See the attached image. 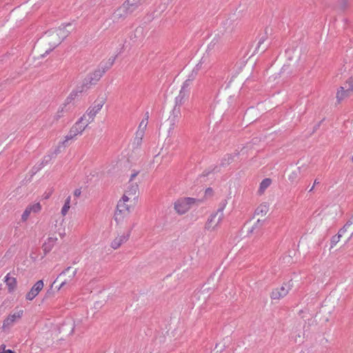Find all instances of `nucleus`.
Masks as SVG:
<instances>
[{"label":"nucleus","instance_id":"a19ab883","mask_svg":"<svg viewBox=\"0 0 353 353\" xmlns=\"http://www.w3.org/2000/svg\"><path fill=\"white\" fill-rule=\"evenodd\" d=\"M52 159V156L50 155H46L45 156L41 161H43V167L48 164Z\"/></svg>","mask_w":353,"mask_h":353},{"label":"nucleus","instance_id":"6e6552de","mask_svg":"<svg viewBox=\"0 0 353 353\" xmlns=\"http://www.w3.org/2000/svg\"><path fill=\"white\" fill-rule=\"evenodd\" d=\"M292 286V285L289 281L288 283H284L280 288L273 290L270 294L271 299L279 300L285 297L288 294Z\"/></svg>","mask_w":353,"mask_h":353},{"label":"nucleus","instance_id":"5fc2aeb1","mask_svg":"<svg viewBox=\"0 0 353 353\" xmlns=\"http://www.w3.org/2000/svg\"><path fill=\"white\" fill-rule=\"evenodd\" d=\"M206 191H208V192H210L211 189H210V188H208V189L206 190Z\"/></svg>","mask_w":353,"mask_h":353},{"label":"nucleus","instance_id":"0eeeda50","mask_svg":"<svg viewBox=\"0 0 353 353\" xmlns=\"http://www.w3.org/2000/svg\"><path fill=\"white\" fill-rule=\"evenodd\" d=\"M105 71L99 65L93 72L89 74L83 80L84 86L94 85L102 77Z\"/></svg>","mask_w":353,"mask_h":353},{"label":"nucleus","instance_id":"412c9836","mask_svg":"<svg viewBox=\"0 0 353 353\" xmlns=\"http://www.w3.org/2000/svg\"><path fill=\"white\" fill-rule=\"evenodd\" d=\"M269 211V205L267 203L260 204L255 210V214L265 216Z\"/></svg>","mask_w":353,"mask_h":353},{"label":"nucleus","instance_id":"f8f14e48","mask_svg":"<svg viewBox=\"0 0 353 353\" xmlns=\"http://www.w3.org/2000/svg\"><path fill=\"white\" fill-rule=\"evenodd\" d=\"M130 236V231L123 234L121 236H117L112 242H111V248L114 250L118 249L123 243L126 242Z\"/></svg>","mask_w":353,"mask_h":353},{"label":"nucleus","instance_id":"c85d7f7f","mask_svg":"<svg viewBox=\"0 0 353 353\" xmlns=\"http://www.w3.org/2000/svg\"><path fill=\"white\" fill-rule=\"evenodd\" d=\"M343 234V230L339 231L336 235H334L331 239V248H333L336 245V243L340 241L341 237Z\"/></svg>","mask_w":353,"mask_h":353},{"label":"nucleus","instance_id":"603ef678","mask_svg":"<svg viewBox=\"0 0 353 353\" xmlns=\"http://www.w3.org/2000/svg\"><path fill=\"white\" fill-rule=\"evenodd\" d=\"M52 50V49H49V50H46L45 54H49L50 52H51Z\"/></svg>","mask_w":353,"mask_h":353},{"label":"nucleus","instance_id":"dca6fc26","mask_svg":"<svg viewBox=\"0 0 353 353\" xmlns=\"http://www.w3.org/2000/svg\"><path fill=\"white\" fill-rule=\"evenodd\" d=\"M5 282L8 286L10 292L14 291L17 287V279L14 277H10V274L5 276Z\"/></svg>","mask_w":353,"mask_h":353},{"label":"nucleus","instance_id":"49530a36","mask_svg":"<svg viewBox=\"0 0 353 353\" xmlns=\"http://www.w3.org/2000/svg\"><path fill=\"white\" fill-rule=\"evenodd\" d=\"M81 194V189H76L74 192V196L76 197H79Z\"/></svg>","mask_w":353,"mask_h":353},{"label":"nucleus","instance_id":"c756f323","mask_svg":"<svg viewBox=\"0 0 353 353\" xmlns=\"http://www.w3.org/2000/svg\"><path fill=\"white\" fill-rule=\"evenodd\" d=\"M199 68H200L199 64H197L196 65V67L189 74L187 79L190 80V81L193 82V81L195 79V78L198 74V71H199Z\"/></svg>","mask_w":353,"mask_h":353},{"label":"nucleus","instance_id":"7ed1b4c3","mask_svg":"<svg viewBox=\"0 0 353 353\" xmlns=\"http://www.w3.org/2000/svg\"><path fill=\"white\" fill-rule=\"evenodd\" d=\"M70 270L71 267H68L67 268L63 270L57 277L56 280L53 282V284H54L59 279L65 276V278L61 281L60 285L58 287L59 290L63 288L66 285L71 286L74 284L75 276L77 273V269L74 270L71 273H70Z\"/></svg>","mask_w":353,"mask_h":353},{"label":"nucleus","instance_id":"473e14b6","mask_svg":"<svg viewBox=\"0 0 353 353\" xmlns=\"http://www.w3.org/2000/svg\"><path fill=\"white\" fill-rule=\"evenodd\" d=\"M28 207L30 208L31 212H33L35 213L39 212L41 209V206L39 203H37L33 205H30Z\"/></svg>","mask_w":353,"mask_h":353},{"label":"nucleus","instance_id":"f03ea898","mask_svg":"<svg viewBox=\"0 0 353 353\" xmlns=\"http://www.w3.org/2000/svg\"><path fill=\"white\" fill-rule=\"evenodd\" d=\"M129 199L128 196L123 194L121 199L119 201L114 213V220L117 223L121 222L124 217L130 213V207L125 203Z\"/></svg>","mask_w":353,"mask_h":353},{"label":"nucleus","instance_id":"f704fd0d","mask_svg":"<svg viewBox=\"0 0 353 353\" xmlns=\"http://www.w3.org/2000/svg\"><path fill=\"white\" fill-rule=\"evenodd\" d=\"M172 115L174 117L178 118L181 115V106L174 105L172 110Z\"/></svg>","mask_w":353,"mask_h":353},{"label":"nucleus","instance_id":"58836bf2","mask_svg":"<svg viewBox=\"0 0 353 353\" xmlns=\"http://www.w3.org/2000/svg\"><path fill=\"white\" fill-rule=\"evenodd\" d=\"M348 6V0H341L339 2V7L341 10H345Z\"/></svg>","mask_w":353,"mask_h":353},{"label":"nucleus","instance_id":"a878e982","mask_svg":"<svg viewBox=\"0 0 353 353\" xmlns=\"http://www.w3.org/2000/svg\"><path fill=\"white\" fill-rule=\"evenodd\" d=\"M192 82L190 80L186 79L182 84L180 91L190 94V87Z\"/></svg>","mask_w":353,"mask_h":353},{"label":"nucleus","instance_id":"3c124183","mask_svg":"<svg viewBox=\"0 0 353 353\" xmlns=\"http://www.w3.org/2000/svg\"><path fill=\"white\" fill-rule=\"evenodd\" d=\"M319 183H320V182L318 181V179H315L314 181L313 185L314 186V185H318Z\"/></svg>","mask_w":353,"mask_h":353},{"label":"nucleus","instance_id":"4468645a","mask_svg":"<svg viewBox=\"0 0 353 353\" xmlns=\"http://www.w3.org/2000/svg\"><path fill=\"white\" fill-rule=\"evenodd\" d=\"M51 36L53 38L58 37L57 41L52 43L53 48H54L61 43V41L67 36V34L65 33L63 29L59 28L58 30H56L55 31L52 32Z\"/></svg>","mask_w":353,"mask_h":353},{"label":"nucleus","instance_id":"de8ad7c7","mask_svg":"<svg viewBox=\"0 0 353 353\" xmlns=\"http://www.w3.org/2000/svg\"><path fill=\"white\" fill-rule=\"evenodd\" d=\"M139 174V172H134V173H132L130 176V182H131L134 178H135Z\"/></svg>","mask_w":353,"mask_h":353},{"label":"nucleus","instance_id":"6e6d98bb","mask_svg":"<svg viewBox=\"0 0 353 353\" xmlns=\"http://www.w3.org/2000/svg\"><path fill=\"white\" fill-rule=\"evenodd\" d=\"M206 191H208V192H210L211 189H210V188H208V189L206 190Z\"/></svg>","mask_w":353,"mask_h":353},{"label":"nucleus","instance_id":"20e7f679","mask_svg":"<svg viewBox=\"0 0 353 353\" xmlns=\"http://www.w3.org/2000/svg\"><path fill=\"white\" fill-rule=\"evenodd\" d=\"M105 103V98L104 97H99L94 102L93 105H91L87 110L86 117H88V123H92L94 120L96 114L101 110L102 107Z\"/></svg>","mask_w":353,"mask_h":353},{"label":"nucleus","instance_id":"ddd939ff","mask_svg":"<svg viewBox=\"0 0 353 353\" xmlns=\"http://www.w3.org/2000/svg\"><path fill=\"white\" fill-rule=\"evenodd\" d=\"M88 119L85 114H83L74 125L73 127L77 128L79 133H82L85 128L88 125Z\"/></svg>","mask_w":353,"mask_h":353},{"label":"nucleus","instance_id":"37998d69","mask_svg":"<svg viewBox=\"0 0 353 353\" xmlns=\"http://www.w3.org/2000/svg\"><path fill=\"white\" fill-rule=\"evenodd\" d=\"M263 222H264V221H261L260 219H258L256 223L252 226V228L251 229V232H252L255 228H257L258 224H259L260 225H262L263 224Z\"/></svg>","mask_w":353,"mask_h":353},{"label":"nucleus","instance_id":"4c0bfd02","mask_svg":"<svg viewBox=\"0 0 353 353\" xmlns=\"http://www.w3.org/2000/svg\"><path fill=\"white\" fill-rule=\"evenodd\" d=\"M42 168H43V161H41V163H39V164H37L33 167V168H32L33 174H35L37 172H38Z\"/></svg>","mask_w":353,"mask_h":353},{"label":"nucleus","instance_id":"9b49d317","mask_svg":"<svg viewBox=\"0 0 353 353\" xmlns=\"http://www.w3.org/2000/svg\"><path fill=\"white\" fill-rule=\"evenodd\" d=\"M130 14L128 12L127 8L123 3L113 13L114 21H123L128 17Z\"/></svg>","mask_w":353,"mask_h":353},{"label":"nucleus","instance_id":"2f4dec72","mask_svg":"<svg viewBox=\"0 0 353 353\" xmlns=\"http://www.w3.org/2000/svg\"><path fill=\"white\" fill-rule=\"evenodd\" d=\"M214 214H216V218L215 219V225H216V229H217V228L219 227L220 223L222 222L224 215H223V213H219L216 212L215 213H214Z\"/></svg>","mask_w":353,"mask_h":353},{"label":"nucleus","instance_id":"a211bd4d","mask_svg":"<svg viewBox=\"0 0 353 353\" xmlns=\"http://www.w3.org/2000/svg\"><path fill=\"white\" fill-rule=\"evenodd\" d=\"M78 134H81L78 130L73 126L70 128L68 134L65 137V140L62 142V144L65 145L68 141L73 139Z\"/></svg>","mask_w":353,"mask_h":353},{"label":"nucleus","instance_id":"ea45409f","mask_svg":"<svg viewBox=\"0 0 353 353\" xmlns=\"http://www.w3.org/2000/svg\"><path fill=\"white\" fill-rule=\"evenodd\" d=\"M298 174L296 171H293L288 176V179L290 181H294L297 178Z\"/></svg>","mask_w":353,"mask_h":353},{"label":"nucleus","instance_id":"13d9d810","mask_svg":"<svg viewBox=\"0 0 353 353\" xmlns=\"http://www.w3.org/2000/svg\"><path fill=\"white\" fill-rule=\"evenodd\" d=\"M147 0H142V1H143L144 3Z\"/></svg>","mask_w":353,"mask_h":353},{"label":"nucleus","instance_id":"c03bdc74","mask_svg":"<svg viewBox=\"0 0 353 353\" xmlns=\"http://www.w3.org/2000/svg\"><path fill=\"white\" fill-rule=\"evenodd\" d=\"M128 2H132V3H136V4L139 6H141V5H143L144 3L143 1H142V0H128Z\"/></svg>","mask_w":353,"mask_h":353},{"label":"nucleus","instance_id":"a18cd8bd","mask_svg":"<svg viewBox=\"0 0 353 353\" xmlns=\"http://www.w3.org/2000/svg\"><path fill=\"white\" fill-rule=\"evenodd\" d=\"M147 124H148V122H147V121H145L144 119H143V120L141 121L140 124H139V128H141V127H143V129H144L145 128H146Z\"/></svg>","mask_w":353,"mask_h":353},{"label":"nucleus","instance_id":"6ab92c4d","mask_svg":"<svg viewBox=\"0 0 353 353\" xmlns=\"http://www.w3.org/2000/svg\"><path fill=\"white\" fill-rule=\"evenodd\" d=\"M216 218V214H211L210 216L208 218L205 228L208 230H216V225H215V219Z\"/></svg>","mask_w":353,"mask_h":353},{"label":"nucleus","instance_id":"4be33fe9","mask_svg":"<svg viewBox=\"0 0 353 353\" xmlns=\"http://www.w3.org/2000/svg\"><path fill=\"white\" fill-rule=\"evenodd\" d=\"M123 5L125 6L128 12L130 14H132L133 12H134L136 10H137V9L139 8V6L136 4V3L128 2V0H126L123 3Z\"/></svg>","mask_w":353,"mask_h":353},{"label":"nucleus","instance_id":"5701e85b","mask_svg":"<svg viewBox=\"0 0 353 353\" xmlns=\"http://www.w3.org/2000/svg\"><path fill=\"white\" fill-rule=\"evenodd\" d=\"M115 60L116 57H110L107 61L101 62L99 65L106 72L113 65Z\"/></svg>","mask_w":353,"mask_h":353},{"label":"nucleus","instance_id":"393cba45","mask_svg":"<svg viewBox=\"0 0 353 353\" xmlns=\"http://www.w3.org/2000/svg\"><path fill=\"white\" fill-rule=\"evenodd\" d=\"M272 180L269 178L264 179L260 183L259 192L263 193L270 185Z\"/></svg>","mask_w":353,"mask_h":353},{"label":"nucleus","instance_id":"1a4fd4ad","mask_svg":"<svg viewBox=\"0 0 353 353\" xmlns=\"http://www.w3.org/2000/svg\"><path fill=\"white\" fill-rule=\"evenodd\" d=\"M43 281L39 280L37 281L34 285L31 288L30 291L26 295V299L28 301H32L43 288Z\"/></svg>","mask_w":353,"mask_h":353},{"label":"nucleus","instance_id":"b1692460","mask_svg":"<svg viewBox=\"0 0 353 353\" xmlns=\"http://www.w3.org/2000/svg\"><path fill=\"white\" fill-rule=\"evenodd\" d=\"M236 156V154H226L224 156V157L221 160V165L222 166H226L229 165L230 163H232L234 161V157Z\"/></svg>","mask_w":353,"mask_h":353},{"label":"nucleus","instance_id":"e433bc0d","mask_svg":"<svg viewBox=\"0 0 353 353\" xmlns=\"http://www.w3.org/2000/svg\"><path fill=\"white\" fill-rule=\"evenodd\" d=\"M267 39V36L265 34H264L263 35H262L259 39V41H258V44H257V47L256 48V50H259L261 46L263 43V42Z\"/></svg>","mask_w":353,"mask_h":353},{"label":"nucleus","instance_id":"09e8293b","mask_svg":"<svg viewBox=\"0 0 353 353\" xmlns=\"http://www.w3.org/2000/svg\"><path fill=\"white\" fill-rule=\"evenodd\" d=\"M4 348H5V346L3 347V352H0V353H15V352L12 350H4Z\"/></svg>","mask_w":353,"mask_h":353},{"label":"nucleus","instance_id":"cd10ccee","mask_svg":"<svg viewBox=\"0 0 353 353\" xmlns=\"http://www.w3.org/2000/svg\"><path fill=\"white\" fill-rule=\"evenodd\" d=\"M71 196H68L65 201L64 205L61 209V214L65 216L70 208Z\"/></svg>","mask_w":353,"mask_h":353},{"label":"nucleus","instance_id":"aec40b11","mask_svg":"<svg viewBox=\"0 0 353 353\" xmlns=\"http://www.w3.org/2000/svg\"><path fill=\"white\" fill-rule=\"evenodd\" d=\"M138 190V184L137 183H132L127 188L125 194H126L127 196H134L135 197V195L137 193Z\"/></svg>","mask_w":353,"mask_h":353},{"label":"nucleus","instance_id":"f257e3e1","mask_svg":"<svg viewBox=\"0 0 353 353\" xmlns=\"http://www.w3.org/2000/svg\"><path fill=\"white\" fill-rule=\"evenodd\" d=\"M201 200L191 197H183L179 199L174 203V209L179 214H183L187 212L192 205H199Z\"/></svg>","mask_w":353,"mask_h":353},{"label":"nucleus","instance_id":"c9c22d12","mask_svg":"<svg viewBox=\"0 0 353 353\" xmlns=\"http://www.w3.org/2000/svg\"><path fill=\"white\" fill-rule=\"evenodd\" d=\"M227 205V201L226 200H223L222 201L221 203H220V205L216 211V212H219V213H223V210L225 208Z\"/></svg>","mask_w":353,"mask_h":353},{"label":"nucleus","instance_id":"bb28decb","mask_svg":"<svg viewBox=\"0 0 353 353\" xmlns=\"http://www.w3.org/2000/svg\"><path fill=\"white\" fill-rule=\"evenodd\" d=\"M192 82L190 80L186 79L182 84L180 91L190 94V87Z\"/></svg>","mask_w":353,"mask_h":353},{"label":"nucleus","instance_id":"7c9ffc66","mask_svg":"<svg viewBox=\"0 0 353 353\" xmlns=\"http://www.w3.org/2000/svg\"><path fill=\"white\" fill-rule=\"evenodd\" d=\"M144 132L143 130H138L136 133V137L134 139V142L139 145L141 143L142 138L143 136Z\"/></svg>","mask_w":353,"mask_h":353},{"label":"nucleus","instance_id":"79ce46f5","mask_svg":"<svg viewBox=\"0 0 353 353\" xmlns=\"http://www.w3.org/2000/svg\"><path fill=\"white\" fill-rule=\"evenodd\" d=\"M352 222L350 221H348L345 225L339 230V231L343 230V234L347 231V229L352 225Z\"/></svg>","mask_w":353,"mask_h":353},{"label":"nucleus","instance_id":"423d86ee","mask_svg":"<svg viewBox=\"0 0 353 353\" xmlns=\"http://www.w3.org/2000/svg\"><path fill=\"white\" fill-rule=\"evenodd\" d=\"M353 92V76L350 77L343 86L340 87L336 93L337 100L340 102L349 97Z\"/></svg>","mask_w":353,"mask_h":353},{"label":"nucleus","instance_id":"864d4df0","mask_svg":"<svg viewBox=\"0 0 353 353\" xmlns=\"http://www.w3.org/2000/svg\"><path fill=\"white\" fill-rule=\"evenodd\" d=\"M314 188V186L313 185V186H312V187L309 190V192H310L313 191Z\"/></svg>","mask_w":353,"mask_h":353},{"label":"nucleus","instance_id":"8fccbe9b","mask_svg":"<svg viewBox=\"0 0 353 353\" xmlns=\"http://www.w3.org/2000/svg\"><path fill=\"white\" fill-rule=\"evenodd\" d=\"M148 118H149V113H148V112H146V113H145V117H144V119H144L145 121H147V122H148Z\"/></svg>","mask_w":353,"mask_h":353},{"label":"nucleus","instance_id":"72a5a7b5","mask_svg":"<svg viewBox=\"0 0 353 353\" xmlns=\"http://www.w3.org/2000/svg\"><path fill=\"white\" fill-rule=\"evenodd\" d=\"M31 213L30 208L27 207L21 215V220L26 221Z\"/></svg>","mask_w":353,"mask_h":353},{"label":"nucleus","instance_id":"9d476101","mask_svg":"<svg viewBox=\"0 0 353 353\" xmlns=\"http://www.w3.org/2000/svg\"><path fill=\"white\" fill-rule=\"evenodd\" d=\"M23 311L19 310L14 314H10L4 321L3 323V329H6L7 327H10L13 323H14L16 321L20 319L23 315Z\"/></svg>","mask_w":353,"mask_h":353},{"label":"nucleus","instance_id":"4d7b16f0","mask_svg":"<svg viewBox=\"0 0 353 353\" xmlns=\"http://www.w3.org/2000/svg\"><path fill=\"white\" fill-rule=\"evenodd\" d=\"M49 197V195L48 194H46V196L45 197L46 199H48Z\"/></svg>","mask_w":353,"mask_h":353},{"label":"nucleus","instance_id":"2eb2a0df","mask_svg":"<svg viewBox=\"0 0 353 353\" xmlns=\"http://www.w3.org/2000/svg\"><path fill=\"white\" fill-rule=\"evenodd\" d=\"M189 96L190 94L179 91V94L175 97L174 105L181 107L188 100Z\"/></svg>","mask_w":353,"mask_h":353},{"label":"nucleus","instance_id":"39448f33","mask_svg":"<svg viewBox=\"0 0 353 353\" xmlns=\"http://www.w3.org/2000/svg\"><path fill=\"white\" fill-rule=\"evenodd\" d=\"M78 95L77 91H72L69 96L67 97V99L65 101V103H63V105L62 107H60L59 109L57 114H56V119H59L63 116V114L64 112H70L74 108V103H72V101L74 99V98Z\"/></svg>","mask_w":353,"mask_h":353},{"label":"nucleus","instance_id":"f3484780","mask_svg":"<svg viewBox=\"0 0 353 353\" xmlns=\"http://www.w3.org/2000/svg\"><path fill=\"white\" fill-rule=\"evenodd\" d=\"M57 240V238L49 237L47 241L43 243L42 248L45 252V254L48 253L51 251L52 247L56 243Z\"/></svg>","mask_w":353,"mask_h":353}]
</instances>
